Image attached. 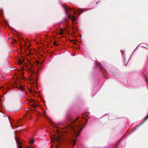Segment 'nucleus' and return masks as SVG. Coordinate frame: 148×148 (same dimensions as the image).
Segmentation results:
<instances>
[{"label":"nucleus","mask_w":148,"mask_h":148,"mask_svg":"<svg viewBox=\"0 0 148 148\" xmlns=\"http://www.w3.org/2000/svg\"><path fill=\"white\" fill-rule=\"evenodd\" d=\"M32 67V69H30L29 68L28 69V70L29 71L30 73L31 74H32L33 73H34L35 75L36 76L38 75V71H37L36 72L34 73V71H33L32 70V68L33 67V65H32L31 66Z\"/></svg>","instance_id":"obj_4"},{"label":"nucleus","mask_w":148,"mask_h":148,"mask_svg":"<svg viewBox=\"0 0 148 148\" xmlns=\"http://www.w3.org/2000/svg\"><path fill=\"white\" fill-rule=\"evenodd\" d=\"M60 29H61V31L60 32V33L61 34H63V32L62 31L63 30V29L62 28H61Z\"/></svg>","instance_id":"obj_12"},{"label":"nucleus","mask_w":148,"mask_h":148,"mask_svg":"<svg viewBox=\"0 0 148 148\" xmlns=\"http://www.w3.org/2000/svg\"><path fill=\"white\" fill-rule=\"evenodd\" d=\"M148 118V113L147 114V115L145 117V119L144 121H143L140 124L141 125L144 123H145L146 121V120Z\"/></svg>","instance_id":"obj_9"},{"label":"nucleus","mask_w":148,"mask_h":148,"mask_svg":"<svg viewBox=\"0 0 148 148\" xmlns=\"http://www.w3.org/2000/svg\"><path fill=\"white\" fill-rule=\"evenodd\" d=\"M82 11V10L81 9H79L77 10V12H78V13H80V12H81Z\"/></svg>","instance_id":"obj_15"},{"label":"nucleus","mask_w":148,"mask_h":148,"mask_svg":"<svg viewBox=\"0 0 148 148\" xmlns=\"http://www.w3.org/2000/svg\"><path fill=\"white\" fill-rule=\"evenodd\" d=\"M36 62L37 64H38L39 63V62L38 61H36Z\"/></svg>","instance_id":"obj_18"},{"label":"nucleus","mask_w":148,"mask_h":148,"mask_svg":"<svg viewBox=\"0 0 148 148\" xmlns=\"http://www.w3.org/2000/svg\"><path fill=\"white\" fill-rule=\"evenodd\" d=\"M19 89L21 91H23V89H24L23 87L22 86H20L19 87Z\"/></svg>","instance_id":"obj_10"},{"label":"nucleus","mask_w":148,"mask_h":148,"mask_svg":"<svg viewBox=\"0 0 148 148\" xmlns=\"http://www.w3.org/2000/svg\"><path fill=\"white\" fill-rule=\"evenodd\" d=\"M98 2H96V4H97V3H98Z\"/></svg>","instance_id":"obj_27"},{"label":"nucleus","mask_w":148,"mask_h":148,"mask_svg":"<svg viewBox=\"0 0 148 148\" xmlns=\"http://www.w3.org/2000/svg\"><path fill=\"white\" fill-rule=\"evenodd\" d=\"M121 138L119 140V142H118L116 144V146H118L119 145V144L120 143V142L121 141Z\"/></svg>","instance_id":"obj_13"},{"label":"nucleus","mask_w":148,"mask_h":148,"mask_svg":"<svg viewBox=\"0 0 148 148\" xmlns=\"http://www.w3.org/2000/svg\"><path fill=\"white\" fill-rule=\"evenodd\" d=\"M34 139H31L30 140V142L32 143H34Z\"/></svg>","instance_id":"obj_14"},{"label":"nucleus","mask_w":148,"mask_h":148,"mask_svg":"<svg viewBox=\"0 0 148 148\" xmlns=\"http://www.w3.org/2000/svg\"><path fill=\"white\" fill-rule=\"evenodd\" d=\"M30 102L33 103V104L31 105L32 106V107L34 108L36 107H37L38 106V105L37 104L35 103V101L33 99H32L30 101Z\"/></svg>","instance_id":"obj_5"},{"label":"nucleus","mask_w":148,"mask_h":148,"mask_svg":"<svg viewBox=\"0 0 148 148\" xmlns=\"http://www.w3.org/2000/svg\"><path fill=\"white\" fill-rule=\"evenodd\" d=\"M11 127L12 128H13V127H12V125H11Z\"/></svg>","instance_id":"obj_25"},{"label":"nucleus","mask_w":148,"mask_h":148,"mask_svg":"<svg viewBox=\"0 0 148 148\" xmlns=\"http://www.w3.org/2000/svg\"><path fill=\"white\" fill-rule=\"evenodd\" d=\"M57 42L56 41H54V44L55 45H58V44H56V43Z\"/></svg>","instance_id":"obj_17"},{"label":"nucleus","mask_w":148,"mask_h":148,"mask_svg":"<svg viewBox=\"0 0 148 148\" xmlns=\"http://www.w3.org/2000/svg\"><path fill=\"white\" fill-rule=\"evenodd\" d=\"M30 80H33V81H34L37 82V78L36 77L35 78H34L32 76L31 78H30Z\"/></svg>","instance_id":"obj_8"},{"label":"nucleus","mask_w":148,"mask_h":148,"mask_svg":"<svg viewBox=\"0 0 148 148\" xmlns=\"http://www.w3.org/2000/svg\"><path fill=\"white\" fill-rule=\"evenodd\" d=\"M46 112H44V116H45V115H46Z\"/></svg>","instance_id":"obj_19"},{"label":"nucleus","mask_w":148,"mask_h":148,"mask_svg":"<svg viewBox=\"0 0 148 148\" xmlns=\"http://www.w3.org/2000/svg\"><path fill=\"white\" fill-rule=\"evenodd\" d=\"M24 62V59L23 58H22L21 59H19L18 60V63L19 64H22Z\"/></svg>","instance_id":"obj_6"},{"label":"nucleus","mask_w":148,"mask_h":148,"mask_svg":"<svg viewBox=\"0 0 148 148\" xmlns=\"http://www.w3.org/2000/svg\"><path fill=\"white\" fill-rule=\"evenodd\" d=\"M70 19L72 18V21H74L75 19V17L74 16H69Z\"/></svg>","instance_id":"obj_7"},{"label":"nucleus","mask_w":148,"mask_h":148,"mask_svg":"<svg viewBox=\"0 0 148 148\" xmlns=\"http://www.w3.org/2000/svg\"><path fill=\"white\" fill-rule=\"evenodd\" d=\"M30 92H32V90H30Z\"/></svg>","instance_id":"obj_24"},{"label":"nucleus","mask_w":148,"mask_h":148,"mask_svg":"<svg viewBox=\"0 0 148 148\" xmlns=\"http://www.w3.org/2000/svg\"><path fill=\"white\" fill-rule=\"evenodd\" d=\"M67 10H68V9H67V8H66V11H67Z\"/></svg>","instance_id":"obj_23"},{"label":"nucleus","mask_w":148,"mask_h":148,"mask_svg":"<svg viewBox=\"0 0 148 148\" xmlns=\"http://www.w3.org/2000/svg\"><path fill=\"white\" fill-rule=\"evenodd\" d=\"M15 139L17 143L19 145L18 147L21 148L22 147V145H21V143L19 137L18 136H16L15 138Z\"/></svg>","instance_id":"obj_3"},{"label":"nucleus","mask_w":148,"mask_h":148,"mask_svg":"<svg viewBox=\"0 0 148 148\" xmlns=\"http://www.w3.org/2000/svg\"><path fill=\"white\" fill-rule=\"evenodd\" d=\"M27 148H32L30 147H27Z\"/></svg>","instance_id":"obj_26"},{"label":"nucleus","mask_w":148,"mask_h":148,"mask_svg":"<svg viewBox=\"0 0 148 148\" xmlns=\"http://www.w3.org/2000/svg\"><path fill=\"white\" fill-rule=\"evenodd\" d=\"M78 118L79 117L76 118L70 124L66 126L68 130H71L75 135L76 138L79 135L83 128L80 121H77Z\"/></svg>","instance_id":"obj_1"},{"label":"nucleus","mask_w":148,"mask_h":148,"mask_svg":"<svg viewBox=\"0 0 148 148\" xmlns=\"http://www.w3.org/2000/svg\"><path fill=\"white\" fill-rule=\"evenodd\" d=\"M50 138L52 146L54 145L56 148H59L58 146L62 145V139L58 133L57 134L51 136Z\"/></svg>","instance_id":"obj_2"},{"label":"nucleus","mask_w":148,"mask_h":148,"mask_svg":"<svg viewBox=\"0 0 148 148\" xmlns=\"http://www.w3.org/2000/svg\"><path fill=\"white\" fill-rule=\"evenodd\" d=\"M69 8V10L70 11H71V9L70 8Z\"/></svg>","instance_id":"obj_20"},{"label":"nucleus","mask_w":148,"mask_h":148,"mask_svg":"<svg viewBox=\"0 0 148 148\" xmlns=\"http://www.w3.org/2000/svg\"><path fill=\"white\" fill-rule=\"evenodd\" d=\"M14 42H16V40H14Z\"/></svg>","instance_id":"obj_22"},{"label":"nucleus","mask_w":148,"mask_h":148,"mask_svg":"<svg viewBox=\"0 0 148 148\" xmlns=\"http://www.w3.org/2000/svg\"><path fill=\"white\" fill-rule=\"evenodd\" d=\"M96 64L98 66H99L101 68V66H100V63H99V62H96Z\"/></svg>","instance_id":"obj_11"},{"label":"nucleus","mask_w":148,"mask_h":148,"mask_svg":"<svg viewBox=\"0 0 148 148\" xmlns=\"http://www.w3.org/2000/svg\"><path fill=\"white\" fill-rule=\"evenodd\" d=\"M75 141H73V146H74V145H75Z\"/></svg>","instance_id":"obj_16"},{"label":"nucleus","mask_w":148,"mask_h":148,"mask_svg":"<svg viewBox=\"0 0 148 148\" xmlns=\"http://www.w3.org/2000/svg\"><path fill=\"white\" fill-rule=\"evenodd\" d=\"M65 21H67V20L66 19V20H65Z\"/></svg>","instance_id":"obj_28"},{"label":"nucleus","mask_w":148,"mask_h":148,"mask_svg":"<svg viewBox=\"0 0 148 148\" xmlns=\"http://www.w3.org/2000/svg\"><path fill=\"white\" fill-rule=\"evenodd\" d=\"M73 44L74 45L75 44H76V41H75V42H74L73 43Z\"/></svg>","instance_id":"obj_21"}]
</instances>
